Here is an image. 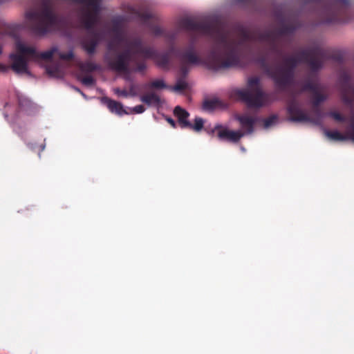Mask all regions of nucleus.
<instances>
[{
    "label": "nucleus",
    "mask_w": 354,
    "mask_h": 354,
    "mask_svg": "<svg viewBox=\"0 0 354 354\" xmlns=\"http://www.w3.org/2000/svg\"><path fill=\"white\" fill-rule=\"evenodd\" d=\"M115 93L119 95H122V96H124V97H127L128 96V93L127 91L125 90H120L119 88H117L115 90Z\"/></svg>",
    "instance_id": "36"
},
{
    "label": "nucleus",
    "mask_w": 354,
    "mask_h": 354,
    "mask_svg": "<svg viewBox=\"0 0 354 354\" xmlns=\"http://www.w3.org/2000/svg\"><path fill=\"white\" fill-rule=\"evenodd\" d=\"M82 69L87 72H93L98 69V66L95 63L87 62L82 64Z\"/></svg>",
    "instance_id": "24"
},
{
    "label": "nucleus",
    "mask_w": 354,
    "mask_h": 354,
    "mask_svg": "<svg viewBox=\"0 0 354 354\" xmlns=\"http://www.w3.org/2000/svg\"><path fill=\"white\" fill-rule=\"evenodd\" d=\"M2 53V48L1 46H0V55Z\"/></svg>",
    "instance_id": "41"
},
{
    "label": "nucleus",
    "mask_w": 354,
    "mask_h": 354,
    "mask_svg": "<svg viewBox=\"0 0 354 354\" xmlns=\"http://www.w3.org/2000/svg\"><path fill=\"white\" fill-rule=\"evenodd\" d=\"M19 50L22 53H28L32 60H50L53 58V55L57 51V47H53L50 50L38 53L36 48L32 46H28L26 45H20Z\"/></svg>",
    "instance_id": "11"
},
{
    "label": "nucleus",
    "mask_w": 354,
    "mask_h": 354,
    "mask_svg": "<svg viewBox=\"0 0 354 354\" xmlns=\"http://www.w3.org/2000/svg\"><path fill=\"white\" fill-rule=\"evenodd\" d=\"M149 86L150 88H167V85L165 84V82L162 80H156L154 81H152L149 84Z\"/></svg>",
    "instance_id": "25"
},
{
    "label": "nucleus",
    "mask_w": 354,
    "mask_h": 354,
    "mask_svg": "<svg viewBox=\"0 0 354 354\" xmlns=\"http://www.w3.org/2000/svg\"><path fill=\"white\" fill-rule=\"evenodd\" d=\"M218 104L217 100H206L203 104V108L207 111H212L214 109Z\"/></svg>",
    "instance_id": "23"
},
{
    "label": "nucleus",
    "mask_w": 354,
    "mask_h": 354,
    "mask_svg": "<svg viewBox=\"0 0 354 354\" xmlns=\"http://www.w3.org/2000/svg\"><path fill=\"white\" fill-rule=\"evenodd\" d=\"M108 49L109 50H115V48H114V45H113V42H110L109 44H108Z\"/></svg>",
    "instance_id": "39"
},
{
    "label": "nucleus",
    "mask_w": 354,
    "mask_h": 354,
    "mask_svg": "<svg viewBox=\"0 0 354 354\" xmlns=\"http://www.w3.org/2000/svg\"><path fill=\"white\" fill-rule=\"evenodd\" d=\"M98 41L97 39V34H94V37L91 39H85L83 41L82 46L84 49L86 51L88 55H93L95 52L96 47Z\"/></svg>",
    "instance_id": "18"
},
{
    "label": "nucleus",
    "mask_w": 354,
    "mask_h": 354,
    "mask_svg": "<svg viewBox=\"0 0 354 354\" xmlns=\"http://www.w3.org/2000/svg\"><path fill=\"white\" fill-rule=\"evenodd\" d=\"M20 45H25L21 41L16 43L17 53L11 54L10 58L12 62L11 68L17 73H28V64L32 58L28 53H22L19 50Z\"/></svg>",
    "instance_id": "9"
},
{
    "label": "nucleus",
    "mask_w": 354,
    "mask_h": 354,
    "mask_svg": "<svg viewBox=\"0 0 354 354\" xmlns=\"http://www.w3.org/2000/svg\"><path fill=\"white\" fill-rule=\"evenodd\" d=\"M324 134L330 140L340 142L348 140V136H346V133L345 134H343L338 131L325 130Z\"/></svg>",
    "instance_id": "19"
},
{
    "label": "nucleus",
    "mask_w": 354,
    "mask_h": 354,
    "mask_svg": "<svg viewBox=\"0 0 354 354\" xmlns=\"http://www.w3.org/2000/svg\"><path fill=\"white\" fill-rule=\"evenodd\" d=\"M180 77L183 78H186L187 75H188L189 71H190V66L189 64L180 63Z\"/></svg>",
    "instance_id": "26"
},
{
    "label": "nucleus",
    "mask_w": 354,
    "mask_h": 354,
    "mask_svg": "<svg viewBox=\"0 0 354 354\" xmlns=\"http://www.w3.org/2000/svg\"><path fill=\"white\" fill-rule=\"evenodd\" d=\"M129 45L135 48V53L142 54L144 58L153 59L158 66L165 70L169 68L171 54L176 55V51L171 50V47L166 53H158L152 48L144 46L142 41L140 38L133 39Z\"/></svg>",
    "instance_id": "7"
},
{
    "label": "nucleus",
    "mask_w": 354,
    "mask_h": 354,
    "mask_svg": "<svg viewBox=\"0 0 354 354\" xmlns=\"http://www.w3.org/2000/svg\"><path fill=\"white\" fill-rule=\"evenodd\" d=\"M287 112L290 120L292 122H310L311 119L301 109L298 100L295 97L288 102Z\"/></svg>",
    "instance_id": "10"
},
{
    "label": "nucleus",
    "mask_w": 354,
    "mask_h": 354,
    "mask_svg": "<svg viewBox=\"0 0 354 354\" xmlns=\"http://www.w3.org/2000/svg\"><path fill=\"white\" fill-rule=\"evenodd\" d=\"M180 28L194 33L207 35L212 37L214 44L212 48L209 52L207 56L203 60L194 51L193 46H190L185 50H180L171 46V50L176 51V56L178 57L180 63L187 64L189 65H198L204 64L210 70L218 71L230 68H214L211 64L212 55L218 57V59L221 62L225 61L227 58V50L225 46L217 41V32H222L227 35V40L236 41V39L232 37L230 32L225 30L222 26L217 24L207 21H198L192 18H183L178 22Z\"/></svg>",
    "instance_id": "3"
},
{
    "label": "nucleus",
    "mask_w": 354,
    "mask_h": 354,
    "mask_svg": "<svg viewBox=\"0 0 354 354\" xmlns=\"http://www.w3.org/2000/svg\"><path fill=\"white\" fill-rule=\"evenodd\" d=\"M115 40L116 41L117 44H120V43L122 42H125L127 48H129V43L131 42L133 40L131 41H127V39H124V37L122 36V35L120 33H118L115 38Z\"/></svg>",
    "instance_id": "30"
},
{
    "label": "nucleus",
    "mask_w": 354,
    "mask_h": 354,
    "mask_svg": "<svg viewBox=\"0 0 354 354\" xmlns=\"http://www.w3.org/2000/svg\"><path fill=\"white\" fill-rule=\"evenodd\" d=\"M129 46L130 48H126L122 53L115 52L113 54L106 55V62L112 70L117 72H128L131 62L135 64L136 71L143 72L147 68L146 64L144 62H138L136 59V56L143 57V55L135 53V48L129 44Z\"/></svg>",
    "instance_id": "5"
},
{
    "label": "nucleus",
    "mask_w": 354,
    "mask_h": 354,
    "mask_svg": "<svg viewBox=\"0 0 354 354\" xmlns=\"http://www.w3.org/2000/svg\"><path fill=\"white\" fill-rule=\"evenodd\" d=\"M215 130H218V138L221 140H227L228 142L236 143L243 136V133L240 131H231L226 128H223L221 125L218 124L214 127Z\"/></svg>",
    "instance_id": "12"
},
{
    "label": "nucleus",
    "mask_w": 354,
    "mask_h": 354,
    "mask_svg": "<svg viewBox=\"0 0 354 354\" xmlns=\"http://www.w3.org/2000/svg\"><path fill=\"white\" fill-rule=\"evenodd\" d=\"M166 120L173 128H176V124L174 120H173L171 118L167 117Z\"/></svg>",
    "instance_id": "37"
},
{
    "label": "nucleus",
    "mask_w": 354,
    "mask_h": 354,
    "mask_svg": "<svg viewBox=\"0 0 354 354\" xmlns=\"http://www.w3.org/2000/svg\"><path fill=\"white\" fill-rule=\"evenodd\" d=\"M321 86H322L320 84L313 82L310 80H307L301 88V91H310L313 93Z\"/></svg>",
    "instance_id": "20"
},
{
    "label": "nucleus",
    "mask_w": 354,
    "mask_h": 354,
    "mask_svg": "<svg viewBox=\"0 0 354 354\" xmlns=\"http://www.w3.org/2000/svg\"><path fill=\"white\" fill-rule=\"evenodd\" d=\"M46 72L48 75L50 76H54L57 72V68H51V67H47L46 68Z\"/></svg>",
    "instance_id": "35"
},
{
    "label": "nucleus",
    "mask_w": 354,
    "mask_h": 354,
    "mask_svg": "<svg viewBox=\"0 0 354 354\" xmlns=\"http://www.w3.org/2000/svg\"><path fill=\"white\" fill-rule=\"evenodd\" d=\"M234 95L248 108H261L267 103L268 100V95L261 88L260 79L258 77L249 78L248 88L236 90Z\"/></svg>",
    "instance_id": "6"
},
{
    "label": "nucleus",
    "mask_w": 354,
    "mask_h": 354,
    "mask_svg": "<svg viewBox=\"0 0 354 354\" xmlns=\"http://www.w3.org/2000/svg\"><path fill=\"white\" fill-rule=\"evenodd\" d=\"M174 114L178 118L179 126L182 129L191 126V122L188 120L189 113L185 109L177 106L174 108Z\"/></svg>",
    "instance_id": "15"
},
{
    "label": "nucleus",
    "mask_w": 354,
    "mask_h": 354,
    "mask_svg": "<svg viewBox=\"0 0 354 354\" xmlns=\"http://www.w3.org/2000/svg\"><path fill=\"white\" fill-rule=\"evenodd\" d=\"M80 82L86 86H92L95 81L91 75H86L80 79Z\"/></svg>",
    "instance_id": "27"
},
{
    "label": "nucleus",
    "mask_w": 354,
    "mask_h": 354,
    "mask_svg": "<svg viewBox=\"0 0 354 354\" xmlns=\"http://www.w3.org/2000/svg\"><path fill=\"white\" fill-rule=\"evenodd\" d=\"M339 82L342 100L346 105L352 104L354 102V84L350 75L346 71L342 72Z\"/></svg>",
    "instance_id": "8"
},
{
    "label": "nucleus",
    "mask_w": 354,
    "mask_h": 354,
    "mask_svg": "<svg viewBox=\"0 0 354 354\" xmlns=\"http://www.w3.org/2000/svg\"><path fill=\"white\" fill-rule=\"evenodd\" d=\"M328 115L337 122H343L346 120V118L343 115L336 111H331Z\"/></svg>",
    "instance_id": "29"
},
{
    "label": "nucleus",
    "mask_w": 354,
    "mask_h": 354,
    "mask_svg": "<svg viewBox=\"0 0 354 354\" xmlns=\"http://www.w3.org/2000/svg\"><path fill=\"white\" fill-rule=\"evenodd\" d=\"M59 57L64 60H71L73 58V53L72 51H69L66 53H60Z\"/></svg>",
    "instance_id": "33"
},
{
    "label": "nucleus",
    "mask_w": 354,
    "mask_h": 354,
    "mask_svg": "<svg viewBox=\"0 0 354 354\" xmlns=\"http://www.w3.org/2000/svg\"><path fill=\"white\" fill-rule=\"evenodd\" d=\"M145 111V107L142 105H137L133 108L131 109V113H142Z\"/></svg>",
    "instance_id": "32"
},
{
    "label": "nucleus",
    "mask_w": 354,
    "mask_h": 354,
    "mask_svg": "<svg viewBox=\"0 0 354 354\" xmlns=\"http://www.w3.org/2000/svg\"><path fill=\"white\" fill-rule=\"evenodd\" d=\"M204 126V120L200 117H196L194 120V124L191 123L190 127H187L186 129H192L194 131L198 132L201 131Z\"/></svg>",
    "instance_id": "21"
},
{
    "label": "nucleus",
    "mask_w": 354,
    "mask_h": 354,
    "mask_svg": "<svg viewBox=\"0 0 354 354\" xmlns=\"http://www.w3.org/2000/svg\"><path fill=\"white\" fill-rule=\"evenodd\" d=\"M328 59L341 62L342 57L332 55L328 49L319 46H315L301 50L298 56L284 57L283 64L275 67H271L268 64V58L266 55H260L256 59V62L273 80L275 86L283 91L293 84L295 71L299 63H306L312 72H317L323 68L324 62Z\"/></svg>",
    "instance_id": "2"
},
{
    "label": "nucleus",
    "mask_w": 354,
    "mask_h": 354,
    "mask_svg": "<svg viewBox=\"0 0 354 354\" xmlns=\"http://www.w3.org/2000/svg\"><path fill=\"white\" fill-rule=\"evenodd\" d=\"M153 33L156 35H161L162 34V30L160 27H155L153 28Z\"/></svg>",
    "instance_id": "38"
},
{
    "label": "nucleus",
    "mask_w": 354,
    "mask_h": 354,
    "mask_svg": "<svg viewBox=\"0 0 354 354\" xmlns=\"http://www.w3.org/2000/svg\"><path fill=\"white\" fill-rule=\"evenodd\" d=\"M138 17L144 21H147L151 18V15L147 12H138Z\"/></svg>",
    "instance_id": "34"
},
{
    "label": "nucleus",
    "mask_w": 354,
    "mask_h": 354,
    "mask_svg": "<svg viewBox=\"0 0 354 354\" xmlns=\"http://www.w3.org/2000/svg\"><path fill=\"white\" fill-rule=\"evenodd\" d=\"M102 102L106 105L111 113H115L118 115H122L124 114L127 115L129 113L124 109L120 102L111 100L109 97H103Z\"/></svg>",
    "instance_id": "14"
},
{
    "label": "nucleus",
    "mask_w": 354,
    "mask_h": 354,
    "mask_svg": "<svg viewBox=\"0 0 354 354\" xmlns=\"http://www.w3.org/2000/svg\"><path fill=\"white\" fill-rule=\"evenodd\" d=\"M140 101L148 106L159 107L162 104L160 97L155 93H149L140 97Z\"/></svg>",
    "instance_id": "17"
},
{
    "label": "nucleus",
    "mask_w": 354,
    "mask_h": 354,
    "mask_svg": "<svg viewBox=\"0 0 354 354\" xmlns=\"http://www.w3.org/2000/svg\"><path fill=\"white\" fill-rule=\"evenodd\" d=\"M346 136H348V140H351L354 142V121H352L347 130Z\"/></svg>",
    "instance_id": "28"
},
{
    "label": "nucleus",
    "mask_w": 354,
    "mask_h": 354,
    "mask_svg": "<svg viewBox=\"0 0 354 354\" xmlns=\"http://www.w3.org/2000/svg\"><path fill=\"white\" fill-rule=\"evenodd\" d=\"M188 87V84L185 81V78L180 77L176 85L174 86L173 90L175 91H183L186 90Z\"/></svg>",
    "instance_id": "22"
},
{
    "label": "nucleus",
    "mask_w": 354,
    "mask_h": 354,
    "mask_svg": "<svg viewBox=\"0 0 354 354\" xmlns=\"http://www.w3.org/2000/svg\"><path fill=\"white\" fill-rule=\"evenodd\" d=\"M295 27L292 24H281L277 30L261 31L258 29L250 30L241 27L239 28L236 41L227 40V35L222 32H217V41L223 44L227 50V58L221 62L216 55H212L211 64L214 68L234 67L240 64L241 57L253 51L255 42H266L269 46L270 53L281 54L279 47L280 37L292 34Z\"/></svg>",
    "instance_id": "1"
},
{
    "label": "nucleus",
    "mask_w": 354,
    "mask_h": 354,
    "mask_svg": "<svg viewBox=\"0 0 354 354\" xmlns=\"http://www.w3.org/2000/svg\"><path fill=\"white\" fill-rule=\"evenodd\" d=\"M325 91V87L322 86L312 93L311 103L314 107H317L322 102L327 99L328 95L324 93Z\"/></svg>",
    "instance_id": "16"
},
{
    "label": "nucleus",
    "mask_w": 354,
    "mask_h": 354,
    "mask_svg": "<svg viewBox=\"0 0 354 354\" xmlns=\"http://www.w3.org/2000/svg\"><path fill=\"white\" fill-rule=\"evenodd\" d=\"M6 71V67L4 65L0 64V71L5 72Z\"/></svg>",
    "instance_id": "40"
},
{
    "label": "nucleus",
    "mask_w": 354,
    "mask_h": 354,
    "mask_svg": "<svg viewBox=\"0 0 354 354\" xmlns=\"http://www.w3.org/2000/svg\"><path fill=\"white\" fill-rule=\"evenodd\" d=\"M277 120V116L275 115H271L268 118H267L263 122L264 127L266 128H268L270 127Z\"/></svg>",
    "instance_id": "31"
},
{
    "label": "nucleus",
    "mask_w": 354,
    "mask_h": 354,
    "mask_svg": "<svg viewBox=\"0 0 354 354\" xmlns=\"http://www.w3.org/2000/svg\"><path fill=\"white\" fill-rule=\"evenodd\" d=\"M236 120L239 122L243 129L247 134H251L254 131V127L257 122V118L246 114L238 115Z\"/></svg>",
    "instance_id": "13"
},
{
    "label": "nucleus",
    "mask_w": 354,
    "mask_h": 354,
    "mask_svg": "<svg viewBox=\"0 0 354 354\" xmlns=\"http://www.w3.org/2000/svg\"><path fill=\"white\" fill-rule=\"evenodd\" d=\"M319 9L322 23L344 22L349 10V0H310Z\"/></svg>",
    "instance_id": "4"
}]
</instances>
